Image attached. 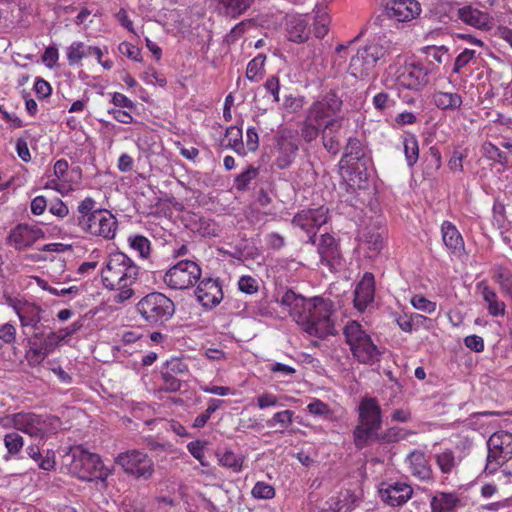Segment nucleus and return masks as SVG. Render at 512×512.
I'll list each match as a JSON object with an SVG mask.
<instances>
[{
    "label": "nucleus",
    "mask_w": 512,
    "mask_h": 512,
    "mask_svg": "<svg viewBox=\"0 0 512 512\" xmlns=\"http://www.w3.org/2000/svg\"><path fill=\"white\" fill-rule=\"evenodd\" d=\"M307 410L312 415L322 416L325 418H329L332 414L329 405L317 398L312 399V401L307 405Z\"/></svg>",
    "instance_id": "680f3d73"
},
{
    "label": "nucleus",
    "mask_w": 512,
    "mask_h": 512,
    "mask_svg": "<svg viewBox=\"0 0 512 512\" xmlns=\"http://www.w3.org/2000/svg\"><path fill=\"white\" fill-rule=\"evenodd\" d=\"M345 342L353 357L362 364L373 365L380 361L382 352L357 321H349L343 329Z\"/></svg>",
    "instance_id": "39448f33"
},
{
    "label": "nucleus",
    "mask_w": 512,
    "mask_h": 512,
    "mask_svg": "<svg viewBox=\"0 0 512 512\" xmlns=\"http://www.w3.org/2000/svg\"><path fill=\"white\" fill-rule=\"evenodd\" d=\"M115 462L120 465L123 471L136 479L147 480L154 473V462L144 451L131 449L120 453Z\"/></svg>",
    "instance_id": "f8f14e48"
},
{
    "label": "nucleus",
    "mask_w": 512,
    "mask_h": 512,
    "mask_svg": "<svg viewBox=\"0 0 512 512\" xmlns=\"http://www.w3.org/2000/svg\"><path fill=\"white\" fill-rule=\"evenodd\" d=\"M265 61L264 54H258L249 61L246 68V77L251 82H259L265 74Z\"/></svg>",
    "instance_id": "79ce46f5"
},
{
    "label": "nucleus",
    "mask_w": 512,
    "mask_h": 512,
    "mask_svg": "<svg viewBox=\"0 0 512 512\" xmlns=\"http://www.w3.org/2000/svg\"><path fill=\"white\" fill-rule=\"evenodd\" d=\"M100 274L103 287L116 292L114 302L122 304L134 296L133 285L139 278L140 268L125 253H110L102 265Z\"/></svg>",
    "instance_id": "f03ea898"
},
{
    "label": "nucleus",
    "mask_w": 512,
    "mask_h": 512,
    "mask_svg": "<svg viewBox=\"0 0 512 512\" xmlns=\"http://www.w3.org/2000/svg\"><path fill=\"white\" fill-rule=\"evenodd\" d=\"M408 432L397 426L390 427L382 433H378L375 442L379 443H394L403 440L407 437Z\"/></svg>",
    "instance_id": "8fccbe9b"
},
{
    "label": "nucleus",
    "mask_w": 512,
    "mask_h": 512,
    "mask_svg": "<svg viewBox=\"0 0 512 512\" xmlns=\"http://www.w3.org/2000/svg\"><path fill=\"white\" fill-rule=\"evenodd\" d=\"M395 80L400 87L421 91L430 81V70L422 63L405 64L397 69Z\"/></svg>",
    "instance_id": "ddd939ff"
},
{
    "label": "nucleus",
    "mask_w": 512,
    "mask_h": 512,
    "mask_svg": "<svg viewBox=\"0 0 512 512\" xmlns=\"http://www.w3.org/2000/svg\"><path fill=\"white\" fill-rule=\"evenodd\" d=\"M409 472L420 481H430L433 478V469L427 455L421 450L411 451L405 459Z\"/></svg>",
    "instance_id": "5701e85b"
},
{
    "label": "nucleus",
    "mask_w": 512,
    "mask_h": 512,
    "mask_svg": "<svg viewBox=\"0 0 512 512\" xmlns=\"http://www.w3.org/2000/svg\"><path fill=\"white\" fill-rule=\"evenodd\" d=\"M197 301L206 309H213L223 300L224 293L219 278L205 277L195 289Z\"/></svg>",
    "instance_id": "a211bd4d"
},
{
    "label": "nucleus",
    "mask_w": 512,
    "mask_h": 512,
    "mask_svg": "<svg viewBox=\"0 0 512 512\" xmlns=\"http://www.w3.org/2000/svg\"><path fill=\"white\" fill-rule=\"evenodd\" d=\"M375 295V278L366 272L354 291V306L358 311H364L373 302Z\"/></svg>",
    "instance_id": "393cba45"
},
{
    "label": "nucleus",
    "mask_w": 512,
    "mask_h": 512,
    "mask_svg": "<svg viewBox=\"0 0 512 512\" xmlns=\"http://www.w3.org/2000/svg\"><path fill=\"white\" fill-rule=\"evenodd\" d=\"M321 124L315 122L314 120H310L307 116L303 121L300 129L301 138L306 143H311L316 140L321 134L322 129L319 128Z\"/></svg>",
    "instance_id": "09e8293b"
},
{
    "label": "nucleus",
    "mask_w": 512,
    "mask_h": 512,
    "mask_svg": "<svg viewBox=\"0 0 512 512\" xmlns=\"http://www.w3.org/2000/svg\"><path fill=\"white\" fill-rule=\"evenodd\" d=\"M27 455L33 459L38 467L44 471H53L56 468V458L53 451H47L46 455L43 456L40 452V448L37 445L31 444L26 448Z\"/></svg>",
    "instance_id": "473e14b6"
},
{
    "label": "nucleus",
    "mask_w": 512,
    "mask_h": 512,
    "mask_svg": "<svg viewBox=\"0 0 512 512\" xmlns=\"http://www.w3.org/2000/svg\"><path fill=\"white\" fill-rule=\"evenodd\" d=\"M382 426V411L375 398H363L358 406V424L353 430V441L357 449H363L375 438Z\"/></svg>",
    "instance_id": "7ed1b4c3"
},
{
    "label": "nucleus",
    "mask_w": 512,
    "mask_h": 512,
    "mask_svg": "<svg viewBox=\"0 0 512 512\" xmlns=\"http://www.w3.org/2000/svg\"><path fill=\"white\" fill-rule=\"evenodd\" d=\"M4 445L11 456H15L23 449L24 439L17 432H10L4 436Z\"/></svg>",
    "instance_id": "603ef678"
},
{
    "label": "nucleus",
    "mask_w": 512,
    "mask_h": 512,
    "mask_svg": "<svg viewBox=\"0 0 512 512\" xmlns=\"http://www.w3.org/2000/svg\"><path fill=\"white\" fill-rule=\"evenodd\" d=\"M162 384L159 388L164 392H177L182 387V382L175 376L164 370H161Z\"/></svg>",
    "instance_id": "bf43d9fd"
},
{
    "label": "nucleus",
    "mask_w": 512,
    "mask_h": 512,
    "mask_svg": "<svg viewBox=\"0 0 512 512\" xmlns=\"http://www.w3.org/2000/svg\"><path fill=\"white\" fill-rule=\"evenodd\" d=\"M89 46L81 41H74L66 48V58L70 66H82V60L88 57Z\"/></svg>",
    "instance_id": "4c0bfd02"
},
{
    "label": "nucleus",
    "mask_w": 512,
    "mask_h": 512,
    "mask_svg": "<svg viewBox=\"0 0 512 512\" xmlns=\"http://www.w3.org/2000/svg\"><path fill=\"white\" fill-rule=\"evenodd\" d=\"M342 100L335 91H329L319 100L314 101L306 111V116L319 124H325V120L335 118L341 111Z\"/></svg>",
    "instance_id": "2eb2a0df"
},
{
    "label": "nucleus",
    "mask_w": 512,
    "mask_h": 512,
    "mask_svg": "<svg viewBox=\"0 0 512 512\" xmlns=\"http://www.w3.org/2000/svg\"><path fill=\"white\" fill-rule=\"evenodd\" d=\"M493 279L499 284L503 294L512 297V273L507 268L497 267Z\"/></svg>",
    "instance_id": "de8ad7c7"
},
{
    "label": "nucleus",
    "mask_w": 512,
    "mask_h": 512,
    "mask_svg": "<svg viewBox=\"0 0 512 512\" xmlns=\"http://www.w3.org/2000/svg\"><path fill=\"white\" fill-rule=\"evenodd\" d=\"M13 307L20 320L22 333L24 335H28L30 331L37 333L36 331L40 328L43 309L39 305L29 302L17 303Z\"/></svg>",
    "instance_id": "aec40b11"
},
{
    "label": "nucleus",
    "mask_w": 512,
    "mask_h": 512,
    "mask_svg": "<svg viewBox=\"0 0 512 512\" xmlns=\"http://www.w3.org/2000/svg\"><path fill=\"white\" fill-rule=\"evenodd\" d=\"M40 336L39 333H33V336L27 339L25 358L31 367L40 365L47 357L38 341Z\"/></svg>",
    "instance_id": "2f4dec72"
},
{
    "label": "nucleus",
    "mask_w": 512,
    "mask_h": 512,
    "mask_svg": "<svg viewBox=\"0 0 512 512\" xmlns=\"http://www.w3.org/2000/svg\"><path fill=\"white\" fill-rule=\"evenodd\" d=\"M484 150L490 159L500 164H506L508 162L507 154L501 151L497 146L493 145L492 143L485 144Z\"/></svg>",
    "instance_id": "774afa93"
},
{
    "label": "nucleus",
    "mask_w": 512,
    "mask_h": 512,
    "mask_svg": "<svg viewBox=\"0 0 512 512\" xmlns=\"http://www.w3.org/2000/svg\"><path fill=\"white\" fill-rule=\"evenodd\" d=\"M461 499L455 492H437L430 501L431 512H457Z\"/></svg>",
    "instance_id": "c85d7f7f"
},
{
    "label": "nucleus",
    "mask_w": 512,
    "mask_h": 512,
    "mask_svg": "<svg viewBox=\"0 0 512 512\" xmlns=\"http://www.w3.org/2000/svg\"><path fill=\"white\" fill-rule=\"evenodd\" d=\"M40 339L38 340L42 346L43 351L48 356L51 354L55 348L63 341V337H61L58 333L50 332L45 337L42 338L43 334L39 333Z\"/></svg>",
    "instance_id": "052dcab7"
},
{
    "label": "nucleus",
    "mask_w": 512,
    "mask_h": 512,
    "mask_svg": "<svg viewBox=\"0 0 512 512\" xmlns=\"http://www.w3.org/2000/svg\"><path fill=\"white\" fill-rule=\"evenodd\" d=\"M363 241L370 251L374 254H378L384 246L383 235L380 227H367L363 233Z\"/></svg>",
    "instance_id": "ea45409f"
},
{
    "label": "nucleus",
    "mask_w": 512,
    "mask_h": 512,
    "mask_svg": "<svg viewBox=\"0 0 512 512\" xmlns=\"http://www.w3.org/2000/svg\"><path fill=\"white\" fill-rule=\"evenodd\" d=\"M432 100L437 108L450 111L458 110L463 103L462 96L459 93L441 90L433 93Z\"/></svg>",
    "instance_id": "7c9ffc66"
},
{
    "label": "nucleus",
    "mask_w": 512,
    "mask_h": 512,
    "mask_svg": "<svg viewBox=\"0 0 512 512\" xmlns=\"http://www.w3.org/2000/svg\"><path fill=\"white\" fill-rule=\"evenodd\" d=\"M384 11L388 19L408 23L420 16L422 7L418 0H388Z\"/></svg>",
    "instance_id": "f3484780"
},
{
    "label": "nucleus",
    "mask_w": 512,
    "mask_h": 512,
    "mask_svg": "<svg viewBox=\"0 0 512 512\" xmlns=\"http://www.w3.org/2000/svg\"><path fill=\"white\" fill-rule=\"evenodd\" d=\"M70 470L81 480L98 479L104 486L107 485V478L112 474V470L104 465L99 454L88 451L82 445L72 449Z\"/></svg>",
    "instance_id": "423d86ee"
},
{
    "label": "nucleus",
    "mask_w": 512,
    "mask_h": 512,
    "mask_svg": "<svg viewBox=\"0 0 512 512\" xmlns=\"http://www.w3.org/2000/svg\"><path fill=\"white\" fill-rule=\"evenodd\" d=\"M328 209L324 206L305 209L298 212L292 223L295 227L305 231L309 236V243L316 244V232L328 220Z\"/></svg>",
    "instance_id": "4468645a"
},
{
    "label": "nucleus",
    "mask_w": 512,
    "mask_h": 512,
    "mask_svg": "<svg viewBox=\"0 0 512 512\" xmlns=\"http://www.w3.org/2000/svg\"><path fill=\"white\" fill-rule=\"evenodd\" d=\"M413 495V488L403 482H382L379 487L381 500L389 506L404 505Z\"/></svg>",
    "instance_id": "6ab92c4d"
},
{
    "label": "nucleus",
    "mask_w": 512,
    "mask_h": 512,
    "mask_svg": "<svg viewBox=\"0 0 512 512\" xmlns=\"http://www.w3.org/2000/svg\"><path fill=\"white\" fill-rule=\"evenodd\" d=\"M440 231L442 241L449 254L461 256L465 251V242L456 225L445 220L441 224Z\"/></svg>",
    "instance_id": "b1692460"
},
{
    "label": "nucleus",
    "mask_w": 512,
    "mask_h": 512,
    "mask_svg": "<svg viewBox=\"0 0 512 512\" xmlns=\"http://www.w3.org/2000/svg\"><path fill=\"white\" fill-rule=\"evenodd\" d=\"M410 304L414 309L427 314H433L437 309V303L427 299L422 294H414L410 298Z\"/></svg>",
    "instance_id": "864d4df0"
},
{
    "label": "nucleus",
    "mask_w": 512,
    "mask_h": 512,
    "mask_svg": "<svg viewBox=\"0 0 512 512\" xmlns=\"http://www.w3.org/2000/svg\"><path fill=\"white\" fill-rule=\"evenodd\" d=\"M454 4L450 1L439 0L429 10L432 21L448 24L453 19Z\"/></svg>",
    "instance_id": "72a5a7b5"
},
{
    "label": "nucleus",
    "mask_w": 512,
    "mask_h": 512,
    "mask_svg": "<svg viewBox=\"0 0 512 512\" xmlns=\"http://www.w3.org/2000/svg\"><path fill=\"white\" fill-rule=\"evenodd\" d=\"M298 150V140L293 135L278 137L274 165L281 170L290 167L297 156Z\"/></svg>",
    "instance_id": "412c9836"
},
{
    "label": "nucleus",
    "mask_w": 512,
    "mask_h": 512,
    "mask_svg": "<svg viewBox=\"0 0 512 512\" xmlns=\"http://www.w3.org/2000/svg\"><path fill=\"white\" fill-rule=\"evenodd\" d=\"M372 104L378 112H383L395 105V100L387 92H379L374 95Z\"/></svg>",
    "instance_id": "e2e57ef3"
},
{
    "label": "nucleus",
    "mask_w": 512,
    "mask_h": 512,
    "mask_svg": "<svg viewBox=\"0 0 512 512\" xmlns=\"http://www.w3.org/2000/svg\"><path fill=\"white\" fill-rule=\"evenodd\" d=\"M354 499L348 491L340 493L336 497H331L327 501L328 509H322L319 512H351L353 509Z\"/></svg>",
    "instance_id": "e433bc0d"
},
{
    "label": "nucleus",
    "mask_w": 512,
    "mask_h": 512,
    "mask_svg": "<svg viewBox=\"0 0 512 512\" xmlns=\"http://www.w3.org/2000/svg\"><path fill=\"white\" fill-rule=\"evenodd\" d=\"M141 318L150 326L159 327L168 322L175 313L174 302L161 292H151L136 304Z\"/></svg>",
    "instance_id": "0eeeda50"
},
{
    "label": "nucleus",
    "mask_w": 512,
    "mask_h": 512,
    "mask_svg": "<svg viewBox=\"0 0 512 512\" xmlns=\"http://www.w3.org/2000/svg\"><path fill=\"white\" fill-rule=\"evenodd\" d=\"M476 51L472 49H464L454 60L453 73L461 74L471 62H475Z\"/></svg>",
    "instance_id": "5fc2aeb1"
},
{
    "label": "nucleus",
    "mask_w": 512,
    "mask_h": 512,
    "mask_svg": "<svg viewBox=\"0 0 512 512\" xmlns=\"http://www.w3.org/2000/svg\"><path fill=\"white\" fill-rule=\"evenodd\" d=\"M458 19L475 29L486 31L492 27V17L486 11L479 10L472 5H465L457 10Z\"/></svg>",
    "instance_id": "4be33fe9"
},
{
    "label": "nucleus",
    "mask_w": 512,
    "mask_h": 512,
    "mask_svg": "<svg viewBox=\"0 0 512 512\" xmlns=\"http://www.w3.org/2000/svg\"><path fill=\"white\" fill-rule=\"evenodd\" d=\"M68 168H69V163L66 159L57 160L53 166L54 178L48 181L47 187L61 192V190H62L61 182L65 181V177L67 175Z\"/></svg>",
    "instance_id": "c03bdc74"
},
{
    "label": "nucleus",
    "mask_w": 512,
    "mask_h": 512,
    "mask_svg": "<svg viewBox=\"0 0 512 512\" xmlns=\"http://www.w3.org/2000/svg\"><path fill=\"white\" fill-rule=\"evenodd\" d=\"M118 49L121 54L126 56L129 59H132L136 62L142 61L141 49L138 46H135L129 42H122L119 44Z\"/></svg>",
    "instance_id": "338daca9"
},
{
    "label": "nucleus",
    "mask_w": 512,
    "mask_h": 512,
    "mask_svg": "<svg viewBox=\"0 0 512 512\" xmlns=\"http://www.w3.org/2000/svg\"><path fill=\"white\" fill-rule=\"evenodd\" d=\"M242 129L237 126H230L226 129L222 145L234 150L239 155L245 154V148L242 141Z\"/></svg>",
    "instance_id": "f704fd0d"
},
{
    "label": "nucleus",
    "mask_w": 512,
    "mask_h": 512,
    "mask_svg": "<svg viewBox=\"0 0 512 512\" xmlns=\"http://www.w3.org/2000/svg\"><path fill=\"white\" fill-rule=\"evenodd\" d=\"M405 159L408 167L412 168L419 159V142L414 134H406L403 137Z\"/></svg>",
    "instance_id": "a19ab883"
},
{
    "label": "nucleus",
    "mask_w": 512,
    "mask_h": 512,
    "mask_svg": "<svg viewBox=\"0 0 512 512\" xmlns=\"http://www.w3.org/2000/svg\"><path fill=\"white\" fill-rule=\"evenodd\" d=\"M218 462L221 466L231 469L233 472H240L243 467L244 457L236 455L231 450H225L223 452L218 451L216 453Z\"/></svg>",
    "instance_id": "37998d69"
},
{
    "label": "nucleus",
    "mask_w": 512,
    "mask_h": 512,
    "mask_svg": "<svg viewBox=\"0 0 512 512\" xmlns=\"http://www.w3.org/2000/svg\"><path fill=\"white\" fill-rule=\"evenodd\" d=\"M201 275L202 269L196 261L184 259L165 272L163 282L172 290H186L192 288Z\"/></svg>",
    "instance_id": "9d476101"
},
{
    "label": "nucleus",
    "mask_w": 512,
    "mask_h": 512,
    "mask_svg": "<svg viewBox=\"0 0 512 512\" xmlns=\"http://www.w3.org/2000/svg\"><path fill=\"white\" fill-rule=\"evenodd\" d=\"M258 175V169L249 166L245 171L239 174L234 180V186L239 191H244L247 189L248 185L254 180Z\"/></svg>",
    "instance_id": "6e6d98bb"
},
{
    "label": "nucleus",
    "mask_w": 512,
    "mask_h": 512,
    "mask_svg": "<svg viewBox=\"0 0 512 512\" xmlns=\"http://www.w3.org/2000/svg\"><path fill=\"white\" fill-rule=\"evenodd\" d=\"M44 237L45 233L39 226L19 223L10 230L6 243L17 251H23L32 247L38 240Z\"/></svg>",
    "instance_id": "dca6fc26"
},
{
    "label": "nucleus",
    "mask_w": 512,
    "mask_h": 512,
    "mask_svg": "<svg viewBox=\"0 0 512 512\" xmlns=\"http://www.w3.org/2000/svg\"><path fill=\"white\" fill-rule=\"evenodd\" d=\"M436 465L443 474H451L458 466L459 461L451 449H444L434 455Z\"/></svg>",
    "instance_id": "c9c22d12"
},
{
    "label": "nucleus",
    "mask_w": 512,
    "mask_h": 512,
    "mask_svg": "<svg viewBox=\"0 0 512 512\" xmlns=\"http://www.w3.org/2000/svg\"><path fill=\"white\" fill-rule=\"evenodd\" d=\"M488 454L484 472L494 474L502 465L512 459V433L497 431L488 441Z\"/></svg>",
    "instance_id": "9b49d317"
},
{
    "label": "nucleus",
    "mask_w": 512,
    "mask_h": 512,
    "mask_svg": "<svg viewBox=\"0 0 512 512\" xmlns=\"http://www.w3.org/2000/svg\"><path fill=\"white\" fill-rule=\"evenodd\" d=\"M365 155L362 141L357 137H349L345 146L343 158L351 157L355 160H361Z\"/></svg>",
    "instance_id": "3c124183"
},
{
    "label": "nucleus",
    "mask_w": 512,
    "mask_h": 512,
    "mask_svg": "<svg viewBox=\"0 0 512 512\" xmlns=\"http://www.w3.org/2000/svg\"><path fill=\"white\" fill-rule=\"evenodd\" d=\"M294 412L292 410H283L276 412L271 419L267 421V425L273 427L275 424H281L288 427L293 422Z\"/></svg>",
    "instance_id": "0e129e2a"
},
{
    "label": "nucleus",
    "mask_w": 512,
    "mask_h": 512,
    "mask_svg": "<svg viewBox=\"0 0 512 512\" xmlns=\"http://www.w3.org/2000/svg\"><path fill=\"white\" fill-rule=\"evenodd\" d=\"M339 128L338 119L332 118L325 122L321 131L322 144L327 152L332 155H336L340 151Z\"/></svg>",
    "instance_id": "cd10ccee"
},
{
    "label": "nucleus",
    "mask_w": 512,
    "mask_h": 512,
    "mask_svg": "<svg viewBox=\"0 0 512 512\" xmlns=\"http://www.w3.org/2000/svg\"><path fill=\"white\" fill-rule=\"evenodd\" d=\"M275 488L264 482V481H258L255 483L254 487L251 490V495L255 499H264L269 500L275 497Z\"/></svg>",
    "instance_id": "4d7b16f0"
},
{
    "label": "nucleus",
    "mask_w": 512,
    "mask_h": 512,
    "mask_svg": "<svg viewBox=\"0 0 512 512\" xmlns=\"http://www.w3.org/2000/svg\"><path fill=\"white\" fill-rule=\"evenodd\" d=\"M131 250L136 252L141 259H149L151 255V241L140 234H132L127 238Z\"/></svg>",
    "instance_id": "58836bf2"
},
{
    "label": "nucleus",
    "mask_w": 512,
    "mask_h": 512,
    "mask_svg": "<svg viewBox=\"0 0 512 512\" xmlns=\"http://www.w3.org/2000/svg\"><path fill=\"white\" fill-rule=\"evenodd\" d=\"M162 370L175 376H182L189 373V367L182 358H171L167 360Z\"/></svg>",
    "instance_id": "13d9d810"
},
{
    "label": "nucleus",
    "mask_w": 512,
    "mask_h": 512,
    "mask_svg": "<svg viewBox=\"0 0 512 512\" xmlns=\"http://www.w3.org/2000/svg\"><path fill=\"white\" fill-rule=\"evenodd\" d=\"M387 52V48L378 42H370L360 47L350 59L348 73L361 81L374 78L378 62Z\"/></svg>",
    "instance_id": "6e6552de"
},
{
    "label": "nucleus",
    "mask_w": 512,
    "mask_h": 512,
    "mask_svg": "<svg viewBox=\"0 0 512 512\" xmlns=\"http://www.w3.org/2000/svg\"><path fill=\"white\" fill-rule=\"evenodd\" d=\"M221 4L228 15L237 17L246 12L254 0H216Z\"/></svg>",
    "instance_id": "49530a36"
},
{
    "label": "nucleus",
    "mask_w": 512,
    "mask_h": 512,
    "mask_svg": "<svg viewBox=\"0 0 512 512\" xmlns=\"http://www.w3.org/2000/svg\"><path fill=\"white\" fill-rule=\"evenodd\" d=\"M238 288L241 292L252 295L258 292L259 285L254 277L245 275L238 280Z\"/></svg>",
    "instance_id": "69168bd1"
},
{
    "label": "nucleus",
    "mask_w": 512,
    "mask_h": 512,
    "mask_svg": "<svg viewBox=\"0 0 512 512\" xmlns=\"http://www.w3.org/2000/svg\"><path fill=\"white\" fill-rule=\"evenodd\" d=\"M96 201L92 197L81 200L76 211L67 221L69 235L79 237L86 235L112 240L116 235L118 221L107 209L97 208Z\"/></svg>",
    "instance_id": "f257e3e1"
},
{
    "label": "nucleus",
    "mask_w": 512,
    "mask_h": 512,
    "mask_svg": "<svg viewBox=\"0 0 512 512\" xmlns=\"http://www.w3.org/2000/svg\"><path fill=\"white\" fill-rule=\"evenodd\" d=\"M317 251L320 255L321 264L330 269L338 263L341 258L338 242L328 233L321 235Z\"/></svg>",
    "instance_id": "a878e982"
},
{
    "label": "nucleus",
    "mask_w": 512,
    "mask_h": 512,
    "mask_svg": "<svg viewBox=\"0 0 512 512\" xmlns=\"http://www.w3.org/2000/svg\"><path fill=\"white\" fill-rule=\"evenodd\" d=\"M287 38L291 42L304 43L310 35L308 19L304 15H290L286 18Z\"/></svg>",
    "instance_id": "bb28decb"
},
{
    "label": "nucleus",
    "mask_w": 512,
    "mask_h": 512,
    "mask_svg": "<svg viewBox=\"0 0 512 512\" xmlns=\"http://www.w3.org/2000/svg\"><path fill=\"white\" fill-rule=\"evenodd\" d=\"M299 323L303 330L311 336L321 339L334 334V324L331 320V311L323 299H315L304 308Z\"/></svg>",
    "instance_id": "1a4fd4ad"
},
{
    "label": "nucleus",
    "mask_w": 512,
    "mask_h": 512,
    "mask_svg": "<svg viewBox=\"0 0 512 512\" xmlns=\"http://www.w3.org/2000/svg\"><path fill=\"white\" fill-rule=\"evenodd\" d=\"M483 300L487 303L488 313L493 317L504 316L506 312V305L503 301L499 300L496 291L487 285L484 281L477 284Z\"/></svg>",
    "instance_id": "c756f323"
},
{
    "label": "nucleus",
    "mask_w": 512,
    "mask_h": 512,
    "mask_svg": "<svg viewBox=\"0 0 512 512\" xmlns=\"http://www.w3.org/2000/svg\"><path fill=\"white\" fill-rule=\"evenodd\" d=\"M193 230L203 237H215L219 234L217 223L212 219L202 216L195 220Z\"/></svg>",
    "instance_id": "a18cd8bd"
},
{
    "label": "nucleus",
    "mask_w": 512,
    "mask_h": 512,
    "mask_svg": "<svg viewBox=\"0 0 512 512\" xmlns=\"http://www.w3.org/2000/svg\"><path fill=\"white\" fill-rule=\"evenodd\" d=\"M3 427L13 428L30 437L45 439L57 432L59 418L33 412H18L2 419Z\"/></svg>",
    "instance_id": "20e7f679"
}]
</instances>
